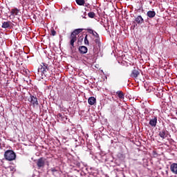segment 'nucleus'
Returning a JSON list of instances; mask_svg holds the SVG:
<instances>
[{
    "mask_svg": "<svg viewBox=\"0 0 177 177\" xmlns=\"http://www.w3.org/2000/svg\"><path fill=\"white\" fill-rule=\"evenodd\" d=\"M130 77L136 80L137 81H140V82H145V77H143V75L140 76V71L136 68L131 71Z\"/></svg>",
    "mask_w": 177,
    "mask_h": 177,
    "instance_id": "f257e3e1",
    "label": "nucleus"
},
{
    "mask_svg": "<svg viewBox=\"0 0 177 177\" xmlns=\"http://www.w3.org/2000/svg\"><path fill=\"white\" fill-rule=\"evenodd\" d=\"M82 31H84V29H82V28L75 29L71 34V36L69 37L71 39L70 44L73 48H74V42H75L77 41V35H78V34L82 32Z\"/></svg>",
    "mask_w": 177,
    "mask_h": 177,
    "instance_id": "f03ea898",
    "label": "nucleus"
},
{
    "mask_svg": "<svg viewBox=\"0 0 177 177\" xmlns=\"http://www.w3.org/2000/svg\"><path fill=\"white\" fill-rule=\"evenodd\" d=\"M4 158L7 161H13L16 160V153L12 150H7L4 153Z\"/></svg>",
    "mask_w": 177,
    "mask_h": 177,
    "instance_id": "7ed1b4c3",
    "label": "nucleus"
},
{
    "mask_svg": "<svg viewBox=\"0 0 177 177\" xmlns=\"http://www.w3.org/2000/svg\"><path fill=\"white\" fill-rule=\"evenodd\" d=\"M59 97L63 102H71V94L68 93H64L63 95L59 94Z\"/></svg>",
    "mask_w": 177,
    "mask_h": 177,
    "instance_id": "20e7f679",
    "label": "nucleus"
},
{
    "mask_svg": "<svg viewBox=\"0 0 177 177\" xmlns=\"http://www.w3.org/2000/svg\"><path fill=\"white\" fill-rule=\"evenodd\" d=\"M28 101L33 106V107H35V106H38L39 103H38V98L37 97L30 95L29 98L28 99Z\"/></svg>",
    "mask_w": 177,
    "mask_h": 177,
    "instance_id": "39448f33",
    "label": "nucleus"
},
{
    "mask_svg": "<svg viewBox=\"0 0 177 177\" xmlns=\"http://www.w3.org/2000/svg\"><path fill=\"white\" fill-rule=\"evenodd\" d=\"M45 161L46 159L44 158H40L37 160V169H41V168L45 167Z\"/></svg>",
    "mask_w": 177,
    "mask_h": 177,
    "instance_id": "423d86ee",
    "label": "nucleus"
},
{
    "mask_svg": "<svg viewBox=\"0 0 177 177\" xmlns=\"http://www.w3.org/2000/svg\"><path fill=\"white\" fill-rule=\"evenodd\" d=\"M39 70H40L42 74H45L49 71V65H48V64L42 63Z\"/></svg>",
    "mask_w": 177,
    "mask_h": 177,
    "instance_id": "0eeeda50",
    "label": "nucleus"
},
{
    "mask_svg": "<svg viewBox=\"0 0 177 177\" xmlns=\"http://www.w3.org/2000/svg\"><path fill=\"white\" fill-rule=\"evenodd\" d=\"M134 23H136V24H139V26H140L145 23V19L143 17H142V15H138L135 17Z\"/></svg>",
    "mask_w": 177,
    "mask_h": 177,
    "instance_id": "6e6552de",
    "label": "nucleus"
},
{
    "mask_svg": "<svg viewBox=\"0 0 177 177\" xmlns=\"http://www.w3.org/2000/svg\"><path fill=\"white\" fill-rule=\"evenodd\" d=\"M167 133L168 131L166 129H163L162 130L159 131L160 138H161L162 140L165 139L168 136Z\"/></svg>",
    "mask_w": 177,
    "mask_h": 177,
    "instance_id": "1a4fd4ad",
    "label": "nucleus"
},
{
    "mask_svg": "<svg viewBox=\"0 0 177 177\" xmlns=\"http://www.w3.org/2000/svg\"><path fill=\"white\" fill-rule=\"evenodd\" d=\"M78 50L81 55H85L88 53V48L85 46H79Z\"/></svg>",
    "mask_w": 177,
    "mask_h": 177,
    "instance_id": "9d476101",
    "label": "nucleus"
},
{
    "mask_svg": "<svg viewBox=\"0 0 177 177\" xmlns=\"http://www.w3.org/2000/svg\"><path fill=\"white\" fill-rule=\"evenodd\" d=\"M170 171L172 174H174V175H177V163H172L170 165Z\"/></svg>",
    "mask_w": 177,
    "mask_h": 177,
    "instance_id": "9b49d317",
    "label": "nucleus"
},
{
    "mask_svg": "<svg viewBox=\"0 0 177 177\" xmlns=\"http://www.w3.org/2000/svg\"><path fill=\"white\" fill-rule=\"evenodd\" d=\"M92 35L94 36L95 38L94 42H95L97 45H99L100 44V37L99 36V34L96 31H94Z\"/></svg>",
    "mask_w": 177,
    "mask_h": 177,
    "instance_id": "f8f14e48",
    "label": "nucleus"
},
{
    "mask_svg": "<svg viewBox=\"0 0 177 177\" xmlns=\"http://www.w3.org/2000/svg\"><path fill=\"white\" fill-rule=\"evenodd\" d=\"M2 28H12V22L10 21L2 23Z\"/></svg>",
    "mask_w": 177,
    "mask_h": 177,
    "instance_id": "ddd939ff",
    "label": "nucleus"
},
{
    "mask_svg": "<svg viewBox=\"0 0 177 177\" xmlns=\"http://www.w3.org/2000/svg\"><path fill=\"white\" fill-rule=\"evenodd\" d=\"M149 125L153 127H156L157 126V117L155 116L154 118L149 120Z\"/></svg>",
    "mask_w": 177,
    "mask_h": 177,
    "instance_id": "4468645a",
    "label": "nucleus"
},
{
    "mask_svg": "<svg viewBox=\"0 0 177 177\" xmlns=\"http://www.w3.org/2000/svg\"><path fill=\"white\" fill-rule=\"evenodd\" d=\"M20 13V10L17 8H13L11 10L10 15L11 16H17Z\"/></svg>",
    "mask_w": 177,
    "mask_h": 177,
    "instance_id": "2eb2a0df",
    "label": "nucleus"
},
{
    "mask_svg": "<svg viewBox=\"0 0 177 177\" xmlns=\"http://www.w3.org/2000/svg\"><path fill=\"white\" fill-rule=\"evenodd\" d=\"M88 103L91 106H93V104L96 103V98H95V97H90L88 100Z\"/></svg>",
    "mask_w": 177,
    "mask_h": 177,
    "instance_id": "dca6fc26",
    "label": "nucleus"
},
{
    "mask_svg": "<svg viewBox=\"0 0 177 177\" xmlns=\"http://www.w3.org/2000/svg\"><path fill=\"white\" fill-rule=\"evenodd\" d=\"M147 16L149 17V19H153V17H156V11L149 10L147 12Z\"/></svg>",
    "mask_w": 177,
    "mask_h": 177,
    "instance_id": "f3484780",
    "label": "nucleus"
},
{
    "mask_svg": "<svg viewBox=\"0 0 177 177\" xmlns=\"http://www.w3.org/2000/svg\"><path fill=\"white\" fill-rule=\"evenodd\" d=\"M116 95L118 96L119 99H124L125 97V95L122 91H117Z\"/></svg>",
    "mask_w": 177,
    "mask_h": 177,
    "instance_id": "a211bd4d",
    "label": "nucleus"
},
{
    "mask_svg": "<svg viewBox=\"0 0 177 177\" xmlns=\"http://www.w3.org/2000/svg\"><path fill=\"white\" fill-rule=\"evenodd\" d=\"M76 3L79 5L80 6H83V5H85V0H75Z\"/></svg>",
    "mask_w": 177,
    "mask_h": 177,
    "instance_id": "6ab92c4d",
    "label": "nucleus"
},
{
    "mask_svg": "<svg viewBox=\"0 0 177 177\" xmlns=\"http://www.w3.org/2000/svg\"><path fill=\"white\" fill-rule=\"evenodd\" d=\"M88 16L90 17V19H93L95 16H96V14H95L93 12H90L88 13Z\"/></svg>",
    "mask_w": 177,
    "mask_h": 177,
    "instance_id": "aec40b11",
    "label": "nucleus"
},
{
    "mask_svg": "<svg viewBox=\"0 0 177 177\" xmlns=\"http://www.w3.org/2000/svg\"><path fill=\"white\" fill-rule=\"evenodd\" d=\"M84 44L89 46V40H88V35L84 37Z\"/></svg>",
    "mask_w": 177,
    "mask_h": 177,
    "instance_id": "412c9836",
    "label": "nucleus"
},
{
    "mask_svg": "<svg viewBox=\"0 0 177 177\" xmlns=\"http://www.w3.org/2000/svg\"><path fill=\"white\" fill-rule=\"evenodd\" d=\"M86 30L87 32H88V34L93 35V32H95V30H93V29H91V28H87Z\"/></svg>",
    "mask_w": 177,
    "mask_h": 177,
    "instance_id": "4be33fe9",
    "label": "nucleus"
},
{
    "mask_svg": "<svg viewBox=\"0 0 177 177\" xmlns=\"http://www.w3.org/2000/svg\"><path fill=\"white\" fill-rule=\"evenodd\" d=\"M111 110V113H117V107L115 106H113Z\"/></svg>",
    "mask_w": 177,
    "mask_h": 177,
    "instance_id": "5701e85b",
    "label": "nucleus"
},
{
    "mask_svg": "<svg viewBox=\"0 0 177 177\" xmlns=\"http://www.w3.org/2000/svg\"><path fill=\"white\" fill-rule=\"evenodd\" d=\"M169 169L168 167H167V169L165 170V177H168L169 176Z\"/></svg>",
    "mask_w": 177,
    "mask_h": 177,
    "instance_id": "b1692460",
    "label": "nucleus"
},
{
    "mask_svg": "<svg viewBox=\"0 0 177 177\" xmlns=\"http://www.w3.org/2000/svg\"><path fill=\"white\" fill-rule=\"evenodd\" d=\"M51 35H53V37H55V35H56V32L55 29L51 30Z\"/></svg>",
    "mask_w": 177,
    "mask_h": 177,
    "instance_id": "393cba45",
    "label": "nucleus"
},
{
    "mask_svg": "<svg viewBox=\"0 0 177 177\" xmlns=\"http://www.w3.org/2000/svg\"><path fill=\"white\" fill-rule=\"evenodd\" d=\"M50 171H51L52 174H56V172H57V170L55 169V168H51Z\"/></svg>",
    "mask_w": 177,
    "mask_h": 177,
    "instance_id": "a878e982",
    "label": "nucleus"
},
{
    "mask_svg": "<svg viewBox=\"0 0 177 177\" xmlns=\"http://www.w3.org/2000/svg\"><path fill=\"white\" fill-rule=\"evenodd\" d=\"M81 40V41H84V36H80V38H79V40Z\"/></svg>",
    "mask_w": 177,
    "mask_h": 177,
    "instance_id": "bb28decb",
    "label": "nucleus"
},
{
    "mask_svg": "<svg viewBox=\"0 0 177 177\" xmlns=\"http://www.w3.org/2000/svg\"><path fill=\"white\" fill-rule=\"evenodd\" d=\"M161 175L165 177V173L164 171L161 172Z\"/></svg>",
    "mask_w": 177,
    "mask_h": 177,
    "instance_id": "cd10ccee",
    "label": "nucleus"
},
{
    "mask_svg": "<svg viewBox=\"0 0 177 177\" xmlns=\"http://www.w3.org/2000/svg\"><path fill=\"white\" fill-rule=\"evenodd\" d=\"M176 114L177 115V111H176Z\"/></svg>",
    "mask_w": 177,
    "mask_h": 177,
    "instance_id": "c85d7f7f",
    "label": "nucleus"
}]
</instances>
